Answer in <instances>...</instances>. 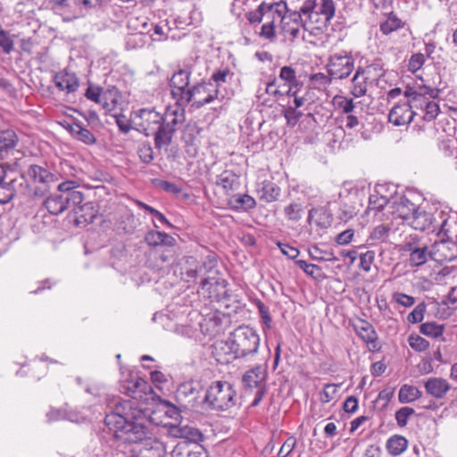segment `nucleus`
I'll use <instances>...</instances> for the list:
<instances>
[{"mask_svg":"<svg viewBox=\"0 0 457 457\" xmlns=\"http://www.w3.org/2000/svg\"><path fill=\"white\" fill-rule=\"evenodd\" d=\"M104 424L117 440V447L129 457H164L166 446L151 438V421L147 410L131 400L119 399L110 406Z\"/></svg>","mask_w":457,"mask_h":457,"instance_id":"obj_1","label":"nucleus"},{"mask_svg":"<svg viewBox=\"0 0 457 457\" xmlns=\"http://www.w3.org/2000/svg\"><path fill=\"white\" fill-rule=\"evenodd\" d=\"M79 183L76 180H66L57 187V192L52 194L44 201V206L52 215H59L66 210L84 211L92 208V203L81 204L84 194L77 188Z\"/></svg>","mask_w":457,"mask_h":457,"instance_id":"obj_2","label":"nucleus"},{"mask_svg":"<svg viewBox=\"0 0 457 457\" xmlns=\"http://www.w3.org/2000/svg\"><path fill=\"white\" fill-rule=\"evenodd\" d=\"M260 345L257 332L248 326H239L230 333L225 346L233 359L245 358L255 354Z\"/></svg>","mask_w":457,"mask_h":457,"instance_id":"obj_3","label":"nucleus"},{"mask_svg":"<svg viewBox=\"0 0 457 457\" xmlns=\"http://www.w3.org/2000/svg\"><path fill=\"white\" fill-rule=\"evenodd\" d=\"M204 403L212 411H228L237 404V392L228 381H214L205 392Z\"/></svg>","mask_w":457,"mask_h":457,"instance_id":"obj_4","label":"nucleus"},{"mask_svg":"<svg viewBox=\"0 0 457 457\" xmlns=\"http://www.w3.org/2000/svg\"><path fill=\"white\" fill-rule=\"evenodd\" d=\"M176 103L174 106L166 108L162 114V128L154 137V147L161 150L163 146H169L178 129V125L182 124L185 120V107Z\"/></svg>","mask_w":457,"mask_h":457,"instance_id":"obj_5","label":"nucleus"},{"mask_svg":"<svg viewBox=\"0 0 457 457\" xmlns=\"http://www.w3.org/2000/svg\"><path fill=\"white\" fill-rule=\"evenodd\" d=\"M287 11V4L285 1L273 3L263 1L255 9L247 11L245 18L249 20L250 24H253V28H257L264 18L273 21V24L277 19H279L282 24L286 20Z\"/></svg>","mask_w":457,"mask_h":457,"instance_id":"obj_6","label":"nucleus"},{"mask_svg":"<svg viewBox=\"0 0 457 457\" xmlns=\"http://www.w3.org/2000/svg\"><path fill=\"white\" fill-rule=\"evenodd\" d=\"M228 282L219 275L218 270L214 268V273H208L204 277L199 287L198 293L211 302H222L228 298Z\"/></svg>","mask_w":457,"mask_h":457,"instance_id":"obj_7","label":"nucleus"},{"mask_svg":"<svg viewBox=\"0 0 457 457\" xmlns=\"http://www.w3.org/2000/svg\"><path fill=\"white\" fill-rule=\"evenodd\" d=\"M193 72L191 64L179 67L170 79V94L179 105H187L188 93H190V77Z\"/></svg>","mask_w":457,"mask_h":457,"instance_id":"obj_8","label":"nucleus"},{"mask_svg":"<svg viewBox=\"0 0 457 457\" xmlns=\"http://www.w3.org/2000/svg\"><path fill=\"white\" fill-rule=\"evenodd\" d=\"M220 89L212 81L202 80L190 87L187 105L192 102V106L199 109L212 103L219 97Z\"/></svg>","mask_w":457,"mask_h":457,"instance_id":"obj_9","label":"nucleus"},{"mask_svg":"<svg viewBox=\"0 0 457 457\" xmlns=\"http://www.w3.org/2000/svg\"><path fill=\"white\" fill-rule=\"evenodd\" d=\"M354 69V59L345 51L336 53L329 56L327 63L328 73L334 79H345L350 76Z\"/></svg>","mask_w":457,"mask_h":457,"instance_id":"obj_10","label":"nucleus"},{"mask_svg":"<svg viewBox=\"0 0 457 457\" xmlns=\"http://www.w3.org/2000/svg\"><path fill=\"white\" fill-rule=\"evenodd\" d=\"M162 114L154 108H142L135 112V117L140 120L137 123V130L146 137L154 135V137L162 128Z\"/></svg>","mask_w":457,"mask_h":457,"instance_id":"obj_11","label":"nucleus"},{"mask_svg":"<svg viewBox=\"0 0 457 457\" xmlns=\"http://www.w3.org/2000/svg\"><path fill=\"white\" fill-rule=\"evenodd\" d=\"M187 264L188 267L185 268L183 272L185 281L187 283L195 282L197 278L201 280L208 275V273H214L216 268V261L208 256V260L203 262H198L195 258L190 256L187 258Z\"/></svg>","mask_w":457,"mask_h":457,"instance_id":"obj_12","label":"nucleus"},{"mask_svg":"<svg viewBox=\"0 0 457 457\" xmlns=\"http://www.w3.org/2000/svg\"><path fill=\"white\" fill-rule=\"evenodd\" d=\"M27 176L38 186L35 189L36 195H43L50 187L52 183L58 180L56 174H54L39 165H30L27 170Z\"/></svg>","mask_w":457,"mask_h":457,"instance_id":"obj_13","label":"nucleus"},{"mask_svg":"<svg viewBox=\"0 0 457 457\" xmlns=\"http://www.w3.org/2000/svg\"><path fill=\"white\" fill-rule=\"evenodd\" d=\"M117 95L118 90L114 87L106 92H103L102 87L91 83L88 85V87L85 92V96L88 100L96 104H102L103 108L107 112H111L116 107L118 104Z\"/></svg>","mask_w":457,"mask_h":457,"instance_id":"obj_14","label":"nucleus"},{"mask_svg":"<svg viewBox=\"0 0 457 457\" xmlns=\"http://www.w3.org/2000/svg\"><path fill=\"white\" fill-rule=\"evenodd\" d=\"M381 71L378 64H371L367 67L359 66L352 79V87L350 93L356 98L366 95L368 87L369 74L371 71Z\"/></svg>","mask_w":457,"mask_h":457,"instance_id":"obj_15","label":"nucleus"},{"mask_svg":"<svg viewBox=\"0 0 457 457\" xmlns=\"http://www.w3.org/2000/svg\"><path fill=\"white\" fill-rule=\"evenodd\" d=\"M418 206L405 195L391 196L390 212L406 222L410 220Z\"/></svg>","mask_w":457,"mask_h":457,"instance_id":"obj_16","label":"nucleus"},{"mask_svg":"<svg viewBox=\"0 0 457 457\" xmlns=\"http://www.w3.org/2000/svg\"><path fill=\"white\" fill-rule=\"evenodd\" d=\"M434 204L419 205L407 223L416 230L430 231L432 220H435L432 214Z\"/></svg>","mask_w":457,"mask_h":457,"instance_id":"obj_17","label":"nucleus"},{"mask_svg":"<svg viewBox=\"0 0 457 457\" xmlns=\"http://www.w3.org/2000/svg\"><path fill=\"white\" fill-rule=\"evenodd\" d=\"M267 371L264 366L257 365L247 370L242 378L245 388L256 390L266 388Z\"/></svg>","mask_w":457,"mask_h":457,"instance_id":"obj_18","label":"nucleus"},{"mask_svg":"<svg viewBox=\"0 0 457 457\" xmlns=\"http://www.w3.org/2000/svg\"><path fill=\"white\" fill-rule=\"evenodd\" d=\"M243 5L244 3L241 0H234L230 6V13L235 17L245 43L249 44L253 24H250L249 20L245 18V13H244L245 8Z\"/></svg>","mask_w":457,"mask_h":457,"instance_id":"obj_19","label":"nucleus"},{"mask_svg":"<svg viewBox=\"0 0 457 457\" xmlns=\"http://www.w3.org/2000/svg\"><path fill=\"white\" fill-rule=\"evenodd\" d=\"M171 457H208V453L195 442L180 441L171 451Z\"/></svg>","mask_w":457,"mask_h":457,"instance_id":"obj_20","label":"nucleus"},{"mask_svg":"<svg viewBox=\"0 0 457 457\" xmlns=\"http://www.w3.org/2000/svg\"><path fill=\"white\" fill-rule=\"evenodd\" d=\"M413 105L411 104H403L394 106L388 114V120L395 126H403L410 124L414 116L415 112L412 111Z\"/></svg>","mask_w":457,"mask_h":457,"instance_id":"obj_21","label":"nucleus"},{"mask_svg":"<svg viewBox=\"0 0 457 457\" xmlns=\"http://www.w3.org/2000/svg\"><path fill=\"white\" fill-rule=\"evenodd\" d=\"M55 87L67 94L74 93L79 87V80L74 72L62 70L54 76Z\"/></svg>","mask_w":457,"mask_h":457,"instance_id":"obj_22","label":"nucleus"},{"mask_svg":"<svg viewBox=\"0 0 457 457\" xmlns=\"http://www.w3.org/2000/svg\"><path fill=\"white\" fill-rule=\"evenodd\" d=\"M424 387L428 395L442 399L451 390L452 386L445 378L431 377L425 381Z\"/></svg>","mask_w":457,"mask_h":457,"instance_id":"obj_23","label":"nucleus"},{"mask_svg":"<svg viewBox=\"0 0 457 457\" xmlns=\"http://www.w3.org/2000/svg\"><path fill=\"white\" fill-rule=\"evenodd\" d=\"M385 20L379 23V30L385 35L388 36L398 29L404 28L406 22L400 19L398 15L393 11L384 12Z\"/></svg>","mask_w":457,"mask_h":457,"instance_id":"obj_24","label":"nucleus"},{"mask_svg":"<svg viewBox=\"0 0 457 457\" xmlns=\"http://www.w3.org/2000/svg\"><path fill=\"white\" fill-rule=\"evenodd\" d=\"M168 433L177 438H184L185 441H192L195 442L197 438H199L202 434L201 432L195 428L188 427L187 425L182 426L179 424H169L167 425Z\"/></svg>","mask_w":457,"mask_h":457,"instance_id":"obj_25","label":"nucleus"},{"mask_svg":"<svg viewBox=\"0 0 457 457\" xmlns=\"http://www.w3.org/2000/svg\"><path fill=\"white\" fill-rule=\"evenodd\" d=\"M18 179L10 174L6 179L0 182V204H5L11 202L17 192Z\"/></svg>","mask_w":457,"mask_h":457,"instance_id":"obj_26","label":"nucleus"},{"mask_svg":"<svg viewBox=\"0 0 457 457\" xmlns=\"http://www.w3.org/2000/svg\"><path fill=\"white\" fill-rule=\"evenodd\" d=\"M354 329L366 344L371 345L374 348L376 347L378 334L371 324L366 320H361L359 323L354 326Z\"/></svg>","mask_w":457,"mask_h":457,"instance_id":"obj_27","label":"nucleus"},{"mask_svg":"<svg viewBox=\"0 0 457 457\" xmlns=\"http://www.w3.org/2000/svg\"><path fill=\"white\" fill-rule=\"evenodd\" d=\"M307 221L309 224L314 221L317 226L327 228L330 225L332 219L331 214L324 207H313L308 212Z\"/></svg>","mask_w":457,"mask_h":457,"instance_id":"obj_28","label":"nucleus"},{"mask_svg":"<svg viewBox=\"0 0 457 457\" xmlns=\"http://www.w3.org/2000/svg\"><path fill=\"white\" fill-rule=\"evenodd\" d=\"M316 16L320 15L324 19V24H330L336 15V3L334 0H316Z\"/></svg>","mask_w":457,"mask_h":457,"instance_id":"obj_29","label":"nucleus"},{"mask_svg":"<svg viewBox=\"0 0 457 457\" xmlns=\"http://www.w3.org/2000/svg\"><path fill=\"white\" fill-rule=\"evenodd\" d=\"M258 191L261 194L260 198L267 203L276 201L280 195L279 187L270 180L262 181Z\"/></svg>","mask_w":457,"mask_h":457,"instance_id":"obj_30","label":"nucleus"},{"mask_svg":"<svg viewBox=\"0 0 457 457\" xmlns=\"http://www.w3.org/2000/svg\"><path fill=\"white\" fill-rule=\"evenodd\" d=\"M305 213V205L303 202L293 201L284 207V214L287 220L298 222Z\"/></svg>","mask_w":457,"mask_h":457,"instance_id":"obj_31","label":"nucleus"},{"mask_svg":"<svg viewBox=\"0 0 457 457\" xmlns=\"http://www.w3.org/2000/svg\"><path fill=\"white\" fill-rule=\"evenodd\" d=\"M139 224V220L133 213L126 212L120 217L117 222V228L126 234H132Z\"/></svg>","mask_w":457,"mask_h":457,"instance_id":"obj_32","label":"nucleus"},{"mask_svg":"<svg viewBox=\"0 0 457 457\" xmlns=\"http://www.w3.org/2000/svg\"><path fill=\"white\" fill-rule=\"evenodd\" d=\"M229 204L235 210L249 211L256 206V201L247 194L234 195L229 200Z\"/></svg>","mask_w":457,"mask_h":457,"instance_id":"obj_33","label":"nucleus"},{"mask_svg":"<svg viewBox=\"0 0 457 457\" xmlns=\"http://www.w3.org/2000/svg\"><path fill=\"white\" fill-rule=\"evenodd\" d=\"M386 446L391 455L397 456L406 450L408 440L403 436L395 435L387 439Z\"/></svg>","mask_w":457,"mask_h":457,"instance_id":"obj_34","label":"nucleus"},{"mask_svg":"<svg viewBox=\"0 0 457 457\" xmlns=\"http://www.w3.org/2000/svg\"><path fill=\"white\" fill-rule=\"evenodd\" d=\"M18 143V137L12 129L4 130L0 133V154L8 153L13 149Z\"/></svg>","mask_w":457,"mask_h":457,"instance_id":"obj_35","label":"nucleus"},{"mask_svg":"<svg viewBox=\"0 0 457 457\" xmlns=\"http://www.w3.org/2000/svg\"><path fill=\"white\" fill-rule=\"evenodd\" d=\"M421 396L420 389L414 386L403 385L400 387L398 400L401 403H409Z\"/></svg>","mask_w":457,"mask_h":457,"instance_id":"obj_36","label":"nucleus"},{"mask_svg":"<svg viewBox=\"0 0 457 457\" xmlns=\"http://www.w3.org/2000/svg\"><path fill=\"white\" fill-rule=\"evenodd\" d=\"M432 214L435 220H432L430 231L439 234L447 223L448 213L434 204Z\"/></svg>","mask_w":457,"mask_h":457,"instance_id":"obj_37","label":"nucleus"},{"mask_svg":"<svg viewBox=\"0 0 457 457\" xmlns=\"http://www.w3.org/2000/svg\"><path fill=\"white\" fill-rule=\"evenodd\" d=\"M150 386H148L147 382L141 378H137L135 381L129 382V386H127L126 390L124 391L125 394L128 395H130L133 399H130L131 401H134L137 405L138 406L137 402L136 401L137 395V393H146L147 389Z\"/></svg>","mask_w":457,"mask_h":457,"instance_id":"obj_38","label":"nucleus"},{"mask_svg":"<svg viewBox=\"0 0 457 457\" xmlns=\"http://www.w3.org/2000/svg\"><path fill=\"white\" fill-rule=\"evenodd\" d=\"M233 76L234 72L228 67H222L213 71L209 81H212L220 89V86L231 80Z\"/></svg>","mask_w":457,"mask_h":457,"instance_id":"obj_39","label":"nucleus"},{"mask_svg":"<svg viewBox=\"0 0 457 457\" xmlns=\"http://www.w3.org/2000/svg\"><path fill=\"white\" fill-rule=\"evenodd\" d=\"M444 331L445 325L438 324L435 321L423 323L420 327V332L421 334L434 338L442 337Z\"/></svg>","mask_w":457,"mask_h":457,"instance_id":"obj_40","label":"nucleus"},{"mask_svg":"<svg viewBox=\"0 0 457 457\" xmlns=\"http://www.w3.org/2000/svg\"><path fill=\"white\" fill-rule=\"evenodd\" d=\"M251 36H258L271 42L274 41L276 39V30L273 21H267L265 23H263L260 31H257L256 28H252Z\"/></svg>","mask_w":457,"mask_h":457,"instance_id":"obj_41","label":"nucleus"},{"mask_svg":"<svg viewBox=\"0 0 457 457\" xmlns=\"http://www.w3.org/2000/svg\"><path fill=\"white\" fill-rule=\"evenodd\" d=\"M237 183V177L231 170H224L217 177L216 184L225 190H233Z\"/></svg>","mask_w":457,"mask_h":457,"instance_id":"obj_42","label":"nucleus"},{"mask_svg":"<svg viewBox=\"0 0 457 457\" xmlns=\"http://www.w3.org/2000/svg\"><path fill=\"white\" fill-rule=\"evenodd\" d=\"M390 200L391 197L388 198L386 196L378 195L377 194L371 195L369 200V209L381 211L384 208H387L390 212Z\"/></svg>","mask_w":457,"mask_h":457,"instance_id":"obj_43","label":"nucleus"},{"mask_svg":"<svg viewBox=\"0 0 457 457\" xmlns=\"http://www.w3.org/2000/svg\"><path fill=\"white\" fill-rule=\"evenodd\" d=\"M428 247L422 245L420 248H415L411 253H410V262L411 266H420L428 261Z\"/></svg>","mask_w":457,"mask_h":457,"instance_id":"obj_44","label":"nucleus"},{"mask_svg":"<svg viewBox=\"0 0 457 457\" xmlns=\"http://www.w3.org/2000/svg\"><path fill=\"white\" fill-rule=\"evenodd\" d=\"M355 214V208L346 203L337 204V218L342 222H347Z\"/></svg>","mask_w":457,"mask_h":457,"instance_id":"obj_45","label":"nucleus"},{"mask_svg":"<svg viewBox=\"0 0 457 457\" xmlns=\"http://www.w3.org/2000/svg\"><path fill=\"white\" fill-rule=\"evenodd\" d=\"M137 154L140 161L145 164H149L154 160V150L151 143L145 141L138 145Z\"/></svg>","mask_w":457,"mask_h":457,"instance_id":"obj_46","label":"nucleus"},{"mask_svg":"<svg viewBox=\"0 0 457 457\" xmlns=\"http://www.w3.org/2000/svg\"><path fill=\"white\" fill-rule=\"evenodd\" d=\"M334 104L338 109L342 110L343 113L345 115L353 113L355 108V104L352 98L342 96H336L334 97Z\"/></svg>","mask_w":457,"mask_h":457,"instance_id":"obj_47","label":"nucleus"},{"mask_svg":"<svg viewBox=\"0 0 457 457\" xmlns=\"http://www.w3.org/2000/svg\"><path fill=\"white\" fill-rule=\"evenodd\" d=\"M295 264L304 271L308 276H311L313 278H318L321 277V268L316 264L308 263L303 260H296Z\"/></svg>","mask_w":457,"mask_h":457,"instance_id":"obj_48","label":"nucleus"},{"mask_svg":"<svg viewBox=\"0 0 457 457\" xmlns=\"http://www.w3.org/2000/svg\"><path fill=\"white\" fill-rule=\"evenodd\" d=\"M102 0H75V7L80 15H84L92 9L100 7Z\"/></svg>","mask_w":457,"mask_h":457,"instance_id":"obj_49","label":"nucleus"},{"mask_svg":"<svg viewBox=\"0 0 457 457\" xmlns=\"http://www.w3.org/2000/svg\"><path fill=\"white\" fill-rule=\"evenodd\" d=\"M418 92L420 95L419 100H420V107L423 108V103L426 101H428L427 99V96L429 98H436L439 96L440 90L437 88H434L428 86H419L418 87Z\"/></svg>","mask_w":457,"mask_h":457,"instance_id":"obj_50","label":"nucleus"},{"mask_svg":"<svg viewBox=\"0 0 457 457\" xmlns=\"http://www.w3.org/2000/svg\"><path fill=\"white\" fill-rule=\"evenodd\" d=\"M410 346L416 352H424L429 347V342L417 334H411L408 337Z\"/></svg>","mask_w":457,"mask_h":457,"instance_id":"obj_51","label":"nucleus"},{"mask_svg":"<svg viewBox=\"0 0 457 457\" xmlns=\"http://www.w3.org/2000/svg\"><path fill=\"white\" fill-rule=\"evenodd\" d=\"M427 305L425 302H421L415 306L411 312L407 316V320L410 323L416 324L423 320L426 312Z\"/></svg>","mask_w":457,"mask_h":457,"instance_id":"obj_52","label":"nucleus"},{"mask_svg":"<svg viewBox=\"0 0 457 457\" xmlns=\"http://www.w3.org/2000/svg\"><path fill=\"white\" fill-rule=\"evenodd\" d=\"M423 104H424L423 120L426 121L434 120L437 117V115L440 112L438 104H436L433 101H426L425 103H423ZM421 109L423 110V108H421Z\"/></svg>","mask_w":457,"mask_h":457,"instance_id":"obj_53","label":"nucleus"},{"mask_svg":"<svg viewBox=\"0 0 457 457\" xmlns=\"http://www.w3.org/2000/svg\"><path fill=\"white\" fill-rule=\"evenodd\" d=\"M279 78L287 84L293 83V86H303V83L296 79L295 69L291 66H284L280 69Z\"/></svg>","mask_w":457,"mask_h":457,"instance_id":"obj_54","label":"nucleus"},{"mask_svg":"<svg viewBox=\"0 0 457 457\" xmlns=\"http://www.w3.org/2000/svg\"><path fill=\"white\" fill-rule=\"evenodd\" d=\"M309 254L312 260L319 261V262H320V261L335 262V261L338 260L336 256H334V254L332 253L323 252L317 246H313V247L310 248Z\"/></svg>","mask_w":457,"mask_h":457,"instance_id":"obj_55","label":"nucleus"},{"mask_svg":"<svg viewBox=\"0 0 457 457\" xmlns=\"http://www.w3.org/2000/svg\"><path fill=\"white\" fill-rule=\"evenodd\" d=\"M0 46L6 54H11L14 49L12 36L3 29H0Z\"/></svg>","mask_w":457,"mask_h":457,"instance_id":"obj_56","label":"nucleus"},{"mask_svg":"<svg viewBox=\"0 0 457 457\" xmlns=\"http://www.w3.org/2000/svg\"><path fill=\"white\" fill-rule=\"evenodd\" d=\"M316 0H305L298 10L310 22H313L312 18L316 16Z\"/></svg>","mask_w":457,"mask_h":457,"instance_id":"obj_57","label":"nucleus"},{"mask_svg":"<svg viewBox=\"0 0 457 457\" xmlns=\"http://www.w3.org/2000/svg\"><path fill=\"white\" fill-rule=\"evenodd\" d=\"M425 55L421 53L413 54L408 61V71L415 73L420 71L425 63Z\"/></svg>","mask_w":457,"mask_h":457,"instance_id":"obj_58","label":"nucleus"},{"mask_svg":"<svg viewBox=\"0 0 457 457\" xmlns=\"http://www.w3.org/2000/svg\"><path fill=\"white\" fill-rule=\"evenodd\" d=\"M415 413L411 407H402L395 412L396 423L399 427L403 428L407 425L408 420Z\"/></svg>","mask_w":457,"mask_h":457,"instance_id":"obj_59","label":"nucleus"},{"mask_svg":"<svg viewBox=\"0 0 457 457\" xmlns=\"http://www.w3.org/2000/svg\"><path fill=\"white\" fill-rule=\"evenodd\" d=\"M75 139L81 141L87 145H93L96 143V137L91 133L87 129L79 126V129H77V133L74 137Z\"/></svg>","mask_w":457,"mask_h":457,"instance_id":"obj_60","label":"nucleus"},{"mask_svg":"<svg viewBox=\"0 0 457 457\" xmlns=\"http://www.w3.org/2000/svg\"><path fill=\"white\" fill-rule=\"evenodd\" d=\"M288 18L294 25H302V28L306 29L308 20L303 18V15L299 11H291L287 8L286 19Z\"/></svg>","mask_w":457,"mask_h":457,"instance_id":"obj_61","label":"nucleus"},{"mask_svg":"<svg viewBox=\"0 0 457 457\" xmlns=\"http://www.w3.org/2000/svg\"><path fill=\"white\" fill-rule=\"evenodd\" d=\"M155 186L162 189L163 191L170 193L172 195H179L181 192V187H179L175 183L167 180L156 179Z\"/></svg>","mask_w":457,"mask_h":457,"instance_id":"obj_62","label":"nucleus"},{"mask_svg":"<svg viewBox=\"0 0 457 457\" xmlns=\"http://www.w3.org/2000/svg\"><path fill=\"white\" fill-rule=\"evenodd\" d=\"M310 79L314 85L318 87H327L331 84L334 78H332L328 73L326 75L322 72H318L312 74Z\"/></svg>","mask_w":457,"mask_h":457,"instance_id":"obj_63","label":"nucleus"},{"mask_svg":"<svg viewBox=\"0 0 457 457\" xmlns=\"http://www.w3.org/2000/svg\"><path fill=\"white\" fill-rule=\"evenodd\" d=\"M296 439L294 436L288 437L280 447L278 457H287L295 449Z\"/></svg>","mask_w":457,"mask_h":457,"instance_id":"obj_64","label":"nucleus"}]
</instances>
